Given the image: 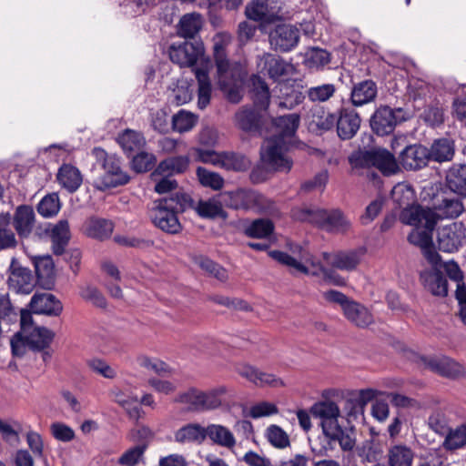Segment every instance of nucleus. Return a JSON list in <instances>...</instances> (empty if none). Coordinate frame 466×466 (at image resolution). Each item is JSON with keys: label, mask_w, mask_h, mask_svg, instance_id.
<instances>
[{"label": "nucleus", "mask_w": 466, "mask_h": 466, "mask_svg": "<svg viewBox=\"0 0 466 466\" xmlns=\"http://www.w3.org/2000/svg\"><path fill=\"white\" fill-rule=\"evenodd\" d=\"M224 206L233 209H254L264 211L270 207V201L262 194L248 188L226 191L220 195Z\"/></svg>", "instance_id": "nucleus-6"}, {"label": "nucleus", "mask_w": 466, "mask_h": 466, "mask_svg": "<svg viewBox=\"0 0 466 466\" xmlns=\"http://www.w3.org/2000/svg\"><path fill=\"white\" fill-rule=\"evenodd\" d=\"M61 208V202L56 193L46 195L37 204L36 210L43 218L55 217Z\"/></svg>", "instance_id": "nucleus-51"}, {"label": "nucleus", "mask_w": 466, "mask_h": 466, "mask_svg": "<svg viewBox=\"0 0 466 466\" xmlns=\"http://www.w3.org/2000/svg\"><path fill=\"white\" fill-rule=\"evenodd\" d=\"M430 153V159L437 162L451 161L454 156L455 148L454 144L448 138H441L435 140L431 145Z\"/></svg>", "instance_id": "nucleus-41"}, {"label": "nucleus", "mask_w": 466, "mask_h": 466, "mask_svg": "<svg viewBox=\"0 0 466 466\" xmlns=\"http://www.w3.org/2000/svg\"><path fill=\"white\" fill-rule=\"evenodd\" d=\"M421 361L430 370L449 379L464 375L463 367L448 357H422Z\"/></svg>", "instance_id": "nucleus-16"}, {"label": "nucleus", "mask_w": 466, "mask_h": 466, "mask_svg": "<svg viewBox=\"0 0 466 466\" xmlns=\"http://www.w3.org/2000/svg\"><path fill=\"white\" fill-rule=\"evenodd\" d=\"M196 174L199 183L205 187H209L213 190H220L224 187L225 180L217 172L198 167Z\"/></svg>", "instance_id": "nucleus-53"}, {"label": "nucleus", "mask_w": 466, "mask_h": 466, "mask_svg": "<svg viewBox=\"0 0 466 466\" xmlns=\"http://www.w3.org/2000/svg\"><path fill=\"white\" fill-rule=\"evenodd\" d=\"M374 167L384 176L394 175L400 170L396 157L385 148H375Z\"/></svg>", "instance_id": "nucleus-37"}, {"label": "nucleus", "mask_w": 466, "mask_h": 466, "mask_svg": "<svg viewBox=\"0 0 466 466\" xmlns=\"http://www.w3.org/2000/svg\"><path fill=\"white\" fill-rule=\"evenodd\" d=\"M174 401L187 405L189 411L198 412L199 390L189 388L187 390L178 393Z\"/></svg>", "instance_id": "nucleus-62"}, {"label": "nucleus", "mask_w": 466, "mask_h": 466, "mask_svg": "<svg viewBox=\"0 0 466 466\" xmlns=\"http://www.w3.org/2000/svg\"><path fill=\"white\" fill-rule=\"evenodd\" d=\"M117 143L127 154L139 151L146 145L143 134L132 129H126L117 137Z\"/></svg>", "instance_id": "nucleus-39"}, {"label": "nucleus", "mask_w": 466, "mask_h": 466, "mask_svg": "<svg viewBox=\"0 0 466 466\" xmlns=\"http://www.w3.org/2000/svg\"><path fill=\"white\" fill-rule=\"evenodd\" d=\"M442 447L446 451H455L466 445V425L461 424L456 429L451 428L444 436Z\"/></svg>", "instance_id": "nucleus-48"}, {"label": "nucleus", "mask_w": 466, "mask_h": 466, "mask_svg": "<svg viewBox=\"0 0 466 466\" xmlns=\"http://www.w3.org/2000/svg\"><path fill=\"white\" fill-rule=\"evenodd\" d=\"M30 309L35 314L47 316H59L63 310V305L55 295L51 293H35L30 300Z\"/></svg>", "instance_id": "nucleus-20"}, {"label": "nucleus", "mask_w": 466, "mask_h": 466, "mask_svg": "<svg viewBox=\"0 0 466 466\" xmlns=\"http://www.w3.org/2000/svg\"><path fill=\"white\" fill-rule=\"evenodd\" d=\"M174 438L178 443H202L206 440L205 427L198 423H188L178 429Z\"/></svg>", "instance_id": "nucleus-38"}, {"label": "nucleus", "mask_w": 466, "mask_h": 466, "mask_svg": "<svg viewBox=\"0 0 466 466\" xmlns=\"http://www.w3.org/2000/svg\"><path fill=\"white\" fill-rule=\"evenodd\" d=\"M430 159L427 147L421 145H410L400 154V163L405 169L417 170L424 167Z\"/></svg>", "instance_id": "nucleus-19"}, {"label": "nucleus", "mask_w": 466, "mask_h": 466, "mask_svg": "<svg viewBox=\"0 0 466 466\" xmlns=\"http://www.w3.org/2000/svg\"><path fill=\"white\" fill-rule=\"evenodd\" d=\"M268 256L281 265L287 266L297 272L309 274V268L305 265L284 251L271 250L268 252Z\"/></svg>", "instance_id": "nucleus-56"}, {"label": "nucleus", "mask_w": 466, "mask_h": 466, "mask_svg": "<svg viewBox=\"0 0 466 466\" xmlns=\"http://www.w3.org/2000/svg\"><path fill=\"white\" fill-rule=\"evenodd\" d=\"M56 178L60 186L69 193L76 192L83 181L79 169L70 164H64L58 169Z\"/></svg>", "instance_id": "nucleus-30"}, {"label": "nucleus", "mask_w": 466, "mask_h": 466, "mask_svg": "<svg viewBox=\"0 0 466 466\" xmlns=\"http://www.w3.org/2000/svg\"><path fill=\"white\" fill-rule=\"evenodd\" d=\"M310 413L314 418L320 420L322 436L319 437L320 449L318 451L319 456H329V452L335 450L337 444L342 451H350L353 450L356 441L350 433L338 422L339 408L330 400L315 403L310 408Z\"/></svg>", "instance_id": "nucleus-2"}, {"label": "nucleus", "mask_w": 466, "mask_h": 466, "mask_svg": "<svg viewBox=\"0 0 466 466\" xmlns=\"http://www.w3.org/2000/svg\"><path fill=\"white\" fill-rule=\"evenodd\" d=\"M250 81L252 84L251 96L254 106L258 110H266L270 102V92L268 84L258 75L252 76Z\"/></svg>", "instance_id": "nucleus-32"}, {"label": "nucleus", "mask_w": 466, "mask_h": 466, "mask_svg": "<svg viewBox=\"0 0 466 466\" xmlns=\"http://www.w3.org/2000/svg\"><path fill=\"white\" fill-rule=\"evenodd\" d=\"M390 466H411L414 452L406 445H395L388 453Z\"/></svg>", "instance_id": "nucleus-46"}, {"label": "nucleus", "mask_w": 466, "mask_h": 466, "mask_svg": "<svg viewBox=\"0 0 466 466\" xmlns=\"http://www.w3.org/2000/svg\"><path fill=\"white\" fill-rule=\"evenodd\" d=\"M420 280L424 288L433 296H447L448 281L441 271L431 267V269L420 273Z\"/></svg>", "instance_id": "nucleus-25"}, {"label": "nucleus", "mask_w": 466, "mask_h": 466, "mask_svg": "<svg viewBox=\"0 0 466 466\" xmlns=\"http://www.w3.org/2000/svg\"><path fill=\"white\" fill-rule=\"evenodd\" d=\"M35 212L27 205L18 206L15 211L13 226L20 238H27L35 225Z\"/></svg>", "instance_id": "nucleus-24"}, {"label": "nucleus", "mask_w": 466, "mask_h": 466, "mask_svg": "<svg viewBox=\"0 0 466 466\" xmlns=\"http://www.w3.org/2000/svg\"><path fill=\"white\" fill-rule=\"evenodd\" d=\"M87 367L95 373L113 380L116 377V370L102 359L93 358L86 361Z\"/></svg>", "instance_id": "nucleus-63"}, {"label": "nucleus", "mask_w": 466, "mask_h": 466, "mask_svg": "<svg viewBox=\"0 0 466 466\" xmlns=\"http://www.w3.org/2000/svg\"><path fill=\"white\" fill-rule=\"evenodd\" d=\"M193 208V199L187 193H176L170 198L155 201L151 210V218L156 227L168 234H177L182 227L177 213Z\"/></svg>", "instance_id": "nucleus-3"}, {"label": "nucleus", "mask_w": 466, "mask_h": 466, "mask_svg": "<svg viewBox=\"0 0 466 466\" xmlns=\"http://www.w3.org/2000/svg\"><path fill=\"white\" fill-rule=\"evenodd\" d=\"M213 55L217 66L218 76H228L230 63L227 57L226 44L223 40L219 39L214 43Z\"/></svg>", "instance_id": "nucleus-52"}, {"label": "nucleus", "mask_w": 466, "mask_h": 466, "mask_svg": "<svg viewBox=\"0 0 466 466\" xmlns=\"http://www.w3.org/2000/svg\"><path fill=\"white\" fill-rule=\"evenodd\" d=\"M422 226L415 227L408 236V241L419 248L425 259L431 265L436 266L440 260V254L436 251L432 242V231Z\"/></svg>", "instance_id": "nucleus-13"}, {"label": "nucleus", "mask_w": 466, "mask_h": 466, "mask_svg": "<svg viewBox=\"0 0 466 466\" xmlns=\"http://www.w3.org/2000/svg\"><path fill=\"white\" fill-rule=\"evenodd\" d=\"M195 263L204 271H206L210 276L218 279L220 281H225L228 279V272L227 270L216 263L215 261L211 260L210 258L204 257V256H198L195 258Z\"/></svg>", "instance_id": "nucleus-55"}, {"label": "nucleus", "mask_w": 466, "mask_h": 466, "mask_svg": "<svg viewBox=\"0 0 466 466\" xmlns=\"http://www.w3.org/2000/svg\"><path fill=\"white\" fill-rule=\"evenodd\" d=\"M299 122L300 116L298 114H289L273 119L275 135L265 141L261 148V158L276 171L289 172L292 167L293 162L286 156V152Z\"/></svg>", "instance_id": "nucleus-1"}, {"label": "nucleus", "mask_w": 466, "mask_h": 466, "mask_svg": "<svg viewBox=\"0 0 466 466\" xmlns=\"http://www.w3.org/2000/svg\"><path fill=\"white\" fill-rule=\"evenodd\" d=\"M361 118L355 109L342 107L336 116V127L339 137L342 140L351 139L360 127Z\"/></svg>", "instance_id": "nucleus-15"}, {"label": "nucleus", "mask_w": 466, "mask_h": 466, "mask_svg": "<svg viewBox=\"0 0 466 466\" xmlns=\"http://www.w3.org/2000/svg\"><path fill=\"white\" fill-rule=\"evenodd\" d=\"M345 317L357 327L365 328L372 323L373 319L370 311L360 304L350 300L343 309Z\"/></svg>", "instance_id": "nucleus-36"}, {"label": "nucleus", "mask_w": 466, "mask_h": 466, "mask_svg": "<svg viewBox=\"0 0 466 466\" xmlns=\"http://www.w3.org/2000/svg\"><path fill=\"white\" fill-rule=\"evenodd\" d=\"M329 211L319 208H302L294 209L292 211L293 217L300 221H308L316 224L325 229L327 219L329 218Z\"/></svg>", "instance_id": "nucleus-44"}, {"label": "nucleus", "mask_w": 466, "mask_h": 466, "mask_svg": "<svg viewBox=\"0 0 466 466\" xmlns=\"http://www.w3.org/2000/svg\"><path fill=\"white\" fill-rule=\"evenodd\" d=\"M364 253L365 250L360 248L340 250L332 253L324 252L322 256L329 266L342 271H352L356 269L360 263Z\"/></svg>", "instance_id": "nucleus-14"}, {"label": "nucleus", "mask_w": 466, "mask_h": 466, "mask_svg": "<svg viewBox=\"0 0 466 466\" xmlns=\"http://www.w3.org/2000/svg\"><path fill=\"white\" fill-rule=\"evenodd\" d=\"M409 117V114L401 107L380 106L371 115L370 126L376 135L383 137L391 134L398 124L408 120Z\"/></svg>", "instance_id": "nucleus-7"}, {"label": "nucleus", "mask_w": 466, "mask_h": 466, "mask_svg": "<svg viewBox=\"0 0 466 466\" xmlns=\"http://www.w3.org/2000/svg\"><path fill=\"white\" fill-rule=\"evenodd\" d=\"M206 439L208 438L213 443L232 449L236 445V439L232 431L221 424H208L205 427Z\"/></svg>", "instance_id": "nucleus-29"}, {"label": "nucleus", "mask_w": 466, "mask_h": 466, "mask_svg": "<svg viewBox=\"0 0 466 466\" xmlns=\"http://www.w3.org/2000/svg\"><path fill=\"white\" fill-rule=\"evenodd\" d=\"M266 436L269 443L278 449H285L290 445L289 435L278 425H270Z\"/></svg>", "instance_id": "nucleus-61"}, {"label": "nucleus", "mask_w": 466, "mask_h": 466, "mask_svg": "<svg viewBox=\"0 0 466 466\" xmlns=\"http://www.w3.org/2000/svg\"><path fill=\"white\" fill-rule=\"evenodd\" d=\"M437 244L446 253L458 251L466 244V228L461 222H452L437 231Z\"/></svg>", "instance_id": "nucleus-10"}, {"label": "nucleus", "mask_w": 466, "mask_h": 466, "mask_svg": "<svg viewBox=\"0 0 466 466\" xmlns=\"http://www.w3.org/2000/svg\"><path fill=\"white\" fill-rule=\"evenodd\" d=\"M114 229L113 223L105 218H90L86 221L85 231L88 237L100 240L108 238Z\"/></svg>", "instance_id": "nucleus-35"}, {"label": "nucleus", "mask_w": 466, "mask_h": 466, "mask_svg": "<svg viewBox=\"0 0 466 466\" xmlns=\"http://www.w3.org/2000/svg\"><path fill=\"white\" fill-rule=\"evenodd\" d=\"M156 163V157L147 152H139L133 157L132 167L137 173L149 171Z\"/></svg>", "instance_id": "nucleus-64"}, {"label": "nucleus", "mask_w": 466, "mask_h": 466, "mask_svg": "<svg viewBox=\"0 0 466 466\" xmlns=\"http://www.w3.org/2000/svg\"><path fill=\"white\" fill-rule=\"evenodd\" d=\"M46 233L51 239L53 253L56 256L64 254L71 237L68 220L62 218L56 224H48Z\"/></svg>", "instance_id": "nucleus-18"}, {"label": "nucleus", "mask_w": 466, "mask_h": 466, "mask_svg": "<svg viewBox=\"0 0 466 466\" xmlns=\"http://www.w3.org/2000/svg\"><path fill=\"white\" fill-rule=\"evenodd\" d=\"M351 227L350 221L339 209L329 211L325 229L332 233H345Z\"/></svg>", "instance_id": "nucleus-50"}, {"label": "nucleus", "mask_w": 466, "mask_h": 466, "mask_svg": "<svg viewBox=\"0 0 466 466\" xmlns=\"http://www.w3.org/2000/svg\"><path fill=\"white\" fill-rule=\"evenodd\" d=\"M375 149L359 150L349 157V162L354 168L374 167Z\"/></svg>", "instance_id": "nucleus-58"}, {"label": "nucleus", "mask_w": 466, "mask_h": 466, "mask_svg": "<svg viewBox=\"0 0 466 466\" xmlns=\"http://www.w3.org/2000/svg\"><path fill=\"white\" fill-rule=\"evenodd\" d=\"M250 160L240 153L222 152L220 167L235 172H244L250 167Z\"/></svg>", "instance_id": "nucleus-42"}, {"label": "nucleus", "mask_w": 466, "mask_h": 466, "mask_svg": "<svg viewBox=\"0 0 466 466\" xmlns=\"http://www.w3.org/2000/svg\"><path fill=\"white\" fill-rule=\"evenodd\" d=\"M147 448V444H140L127 450L118 458V464L122 466H137L143 460Z\"/></svg>", "instance_id": "nucleus-59"}, {"label": "nucleus", "mask_w": 466, "mask_h": 466, "mask_svg": "<svg viewBox=\"0 0 466 466\" xmlns=\"http://www.w3.org/2000/svg\"><path fill=\"white\" fill-rule=\"evenodd\" d=\"M257 66L261 73L268 75L273 81L289 76L293 70L292 65L284 58L267 52L257 56Z\"/></svg>", "instance_id": "nucleus-12"}, {"label": "nucleus", "mask_w": 466, "mask_h": 466, "mask_svg": "<svg viewBox=\"0 0 466 466\" xmlns=\"http://www.w3.org/2000/svg\"><path fill=\"white\" fill-rule=\"evenodd\" d=\"M202 26L201 15L198 14H187L179 21L177 34L186 40L194 41L196 35Z\"/></svg>", "instance_id": "nucleus-40"}, {"label": "nucleus", "mask_w": 466, "mask_h": 466, "mask_svg": "<svg viewBox=\"0 0 466 466\" xmlns=\"http://www.w3.org/2000/svg\"><path fill=\"white\" fill-rule=\"evenodd\" d=\"M257 108L243 107L235 115L237 126L244 131H253L258 127L260 116Z\"/></svg>", "instance_id": "nucleus-45"}, {"label": "nucleus", "mask_w": 466, "mask_h": 466, "mask_svg": "<svg viewBox=\"0 0 466 466\" xmlns=\"http://www.w3.org/2000/svg\"><path fill=\"white\" fill-rule=\"evenodd\" d=\"M189 165V158L187 156H177L162 160L155 169L153 175H169L184 173Z\"/></svg>", "instance_id": "nucleus-34"}, {"label": "nucleus", "mask_w": 466, "mask_h": 466, "mask_svg": "<svg viewBox=\"0 0 466 466\" xmlns=\"http://www.w3.org/2000/svg\"><path fill=\"white\" fill-rule=\"evenodd\" d=\"M299 28L290 24H279L268 32V42L272 50L288 53L296 48L299 43Z\"/></svg>", "instance_id": "nucleus-8"}, {"label": "nucleus", "mask_w": 466, "mask_h": 466, "mask_svg": "<svg viewBox=\"0 0 466 466\" xmlns=\"http://www.w3.org/2000/svg\"><path fill=\"white\" fill-rule=\"evenodd\" d=\"M222 200L220 202L215 199L199 200L197 205L193 202V208L201 218H214L224 217L225 212L222 208Z\"/></svg>", "instance_id": "nucleus-49"}, {"label": "nucleus", "mask_w": 466, "mask_h": 466, "mask_svg": "<svg viewBox=\"0 0 466 466\" xmlns=\"http://www.w3.org/2000/svg\"><path fill=\"white\" fill-rule=\"evenodd\" d=\"M245 14L253 21L265 23L270 22L274 16L267 0H253L246 6Z\"/></svg>", "instance_id": "nucleus-43"}, {"label": "nucleus", "mask_w": 466, "mask_h": 466, "mask_svg": "<svg viewBox=\"0 0 466 466\" xmlns=\"http://www.w3.org/2000/svg\"><path fill=\"white\" fill-rule=\"evenodd\" d=\"M392 198L402 210L400 220L405 225L422 226L425 228H435V216L431 208L414 205V193L409 186L399 185L392 190Z\"/></svg>", "instance_id": "nucleus-4"}, {"label": "nucleus", "mask_w": 466, "mask_h": 466, "mask_svg": "<svg viewBox=\"0 0 466 466\" xmlns=\"http://www.w3.org/2000/svg\"><path fill=\"white\" fill-rule=\"evenodd\" d=\"M465 208L461 199L455 198L443 197L437 199L434 204L433 214L435 216V225L439 219L456 218L464 212Z\"/></svg>", "instance_id": "nucleus-23"}, {"label": "nucleus", "mask_w": 466, "mask_h": 466, "mask_svg": "<svg viewBox=\"0 0 466 466\" xmlns=\"http://www.w3.org/2000/svg\"><path fill=\"white\" fill-rule=\"evenodd\" d=\"M238 374L247 379L257 387H272L279 388L284 386L280 378L276 377L272 373L264 372L254 366L243 365L238 370Z\"/></svg>", "instance_id": "nucleus-21"}, {"label": "nucleus", "mask_w": 466, "mask_h": 466, "mask_svg": "<svg viewBox=\"0 0 466 466\" xmlns=\"http://www.w3.org/2000/svg\"><path fill=\"white\" fill-rule=\"evenodd\" d=\"M337 91L333 84H322L309 87L307 91V96L313 103H323L331 98Z\"/></svg>", "instance_id": "nucleus-54"}, {"label": "nucleus", "mask_w": 466, "mask_h": 466, "mask_svg": "<svg viewBox=\"0 0 466 466\" xmlns=\"http://www.w3.org/2000/svg\"><path fill=\"white\" fill-rule=\"evenodd\" d=\"M377 95V84L371 79H366L353 85L350 100L353 106L360 107L373 102Z\"/></svg>", "instance_id": "nucleus-22"}, {"label": "nucleus", "mask_w": 466, "mask_h": 466, "mask_svg": "<svg viewBox=\"0 0 466 466\" xmlns=\"http://www.w3.org/2000/svg\"><path fill=\"white\" fill-rule=\"evenodd\" d=\"M309 125L317 130L329 131L333 128L336 122V115L327 112L323 106L315 105L310 108Z\"/></svg>", "instance_id": "nucleus-33"}, {"label": "nucleus", "mask_w": 466, "mask_h": 466, "mask_svg": "<svg viewBox=\"0 0 466 466\" xmlns=\"http://www.w3.org/2000/svg\"><path fill=\"white\" fill-rule=\"evenodd\" d=\"M8 286L16 293L29 294L35 288V278L29 268H23L13 261Z\"/></svg>", "instance_id": "nucleus-17"}, {"label": "nucleus", "mask_w": 466, "mask_h": 466, "mask_svg": "<svg viewBox=\"0 0 466 466\" xmlns=\"http://www.w3.org/2000/svg\"><path fill=\"white\" fill-rule=\"evenodd\" d=\"M228 393L226 386H218L208 390H199L198 412L218 409L223 402V398Z\"/></svg>", "instance_id": "nucleus-28"}, {"label": "nucleus", "mask_w": 466, "mask_h": 466, "mask_svg": "<svg viewBox=\"0 0 466 466\" xmlns=\"http://www.w3.org/2000/svg\"><path fill=\"white\" fill-rule=\"evenodd\" d=\"M277 105L279 108L292 110L306 98L304 86L297 79H289L277 86Z\"/></svg>", "instance_id": "nucleus-11"}, {"label": "nucleus", "mask_w": 466, "mask_h": 466, "mask_svg": "<svg viewBox=\"0 0 466 466\" xmlns=\"http://www.w3.org/2000/svg\"><path fill=\"white\" fill-rule=\"evenodd\" d=\"M20 340L32 350H42L47 348L54 339V333L45 327H34L19 337Z\"/></svg>", "instance_id": "nucleus-27"}, {"label": "nucleus", "mask_w": 466, "mask_h": 466, "mask_svg": "<svg viewBox=\"0 0 466 466\" xmlns=\"http://www.w3.org/2000/svg\"><path fill=\"white\" fill-rule=\"evenodd\" d=\"M274 224L270 219L258 218L252 221L244 232L249 238H266L274 232Z\"/></svg>", "instance_id": "nucleus-47"}, {"label": "nucleus", "mask_w": 466, "mask_h": 466, "mask_svg": "<svg viewBox=\"0 0 466 466\" xmlns=\"http://www.w3.org/2000/svg\"><path fill=\"white\" fill-rule=\"evenodd\" d=\"M168 54L170 60L181 67L193 66L204 54V46L200 40H184L172 44Z\"/></svg>", "instance_id": "nucleus-9"}, {"label": "nucleus", "mask_w": 466, "mask_h": 466, "mask_svg": "<svg viewBox=\"0 0 466 466\" xmlns=\"http://www.w3.org/2000/svg\"><path fill=\"white\" fill-rule=\"evenodd\" d=\"M198 118L194 114L184 110H180L172 116V127L179 133L191 130L196 126Z\"/></svg>", "instance_id": "nucleus-57"}, {"label": "nucleus", "mask_w": 466, "mask_h": 466, "mask_svg": "<svg viewBox=\"0 0 466 466\" xmlns=\"http://www.w3.org/2000/svg\"><path fill=\"white\" fill-rule=\"evenodd\" d=\"M195 76L198 81V106L199 109H205L210 103L212 86L208 76V72L204 66L194 68Z\"/></svg>", "instance_id": "nucleus-31"}, {"label": "nucleus", "mask_w": 466, "mask_h": 466, "mask_svg": "<svg viewBox=\"0 0 466 466\" xmlns=\"http://www.w3.org/2000/svg\"><path fill=\"white\" fill-rule=\"evenodd\" d=\"M92 155L97 164L104 169V174L93 184L99 191L126 185L129 182L130 177L123 171L119 157L115 155H108L103 148L95 147Z\"/></svg>", "instance_id": "nucleus-5"}, {"label": "nucleus", "mask_w": 466, "mask_h": 466, "mask_svg": "<svg viewBox=\"0 0 466 466\" xmlns=\"http://www.w3.org/2000/svg\"><path fill=\"white\" fill-rule=\"evenodd\" d=\"M446 187L461 198H466V164H454L446 172Z\"/></svg>", "instance_id": "nucleus-26"}, {"label": "nucleus", "mask_w": 466, "mask_h": 466, "mask_svg": "<svg viewBox=\"0 0 466 466\" xmlns=\"http://www.w3.org/2000/svg\"><path fill=\"white\" fill-rule=\"evenodd\" d=\"M21 431L22 424L18 420L7 421L0 420V433L5 441L18 443Z\"/></svg>", "instance_id": "nucleus-60"}]
</instances>
